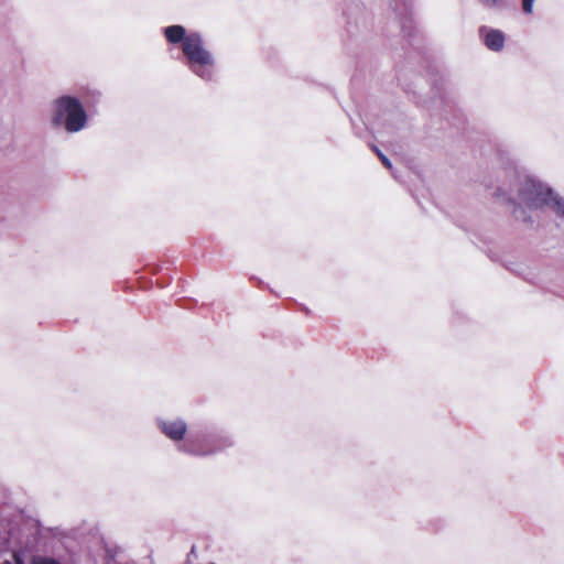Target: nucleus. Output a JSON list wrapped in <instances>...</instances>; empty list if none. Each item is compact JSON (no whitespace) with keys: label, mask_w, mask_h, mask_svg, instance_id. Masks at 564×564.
<instances>
[{"label":"nucleus","mask_w":564,"mask_h":564,"mask_svg":"<svg viewBox=\"0 0 564 564\" xmlns=\"http://www.w3.org/2000/svg\"><path fill=\"white\" fill-rule=\"evenodd\" d=\"M534 0H522V9L525 13H531Z\"/></svg>","instance_id":"obj_11"},{"label":"nucleus","mask_w":564,"mask_h":564,"mask_svg":"<svg viewBox=\"0 0 564 564\" xmlns=\"http://www.w3.org/2000/svg\"><path fill=\"white\" fill-rule=\"evenodd\" d=\"M13 557H14V563L15 564H24L23 558H22V556L20 554L14 553Z\"/></svg>","instance_id":"obj_12"},{"label":"nucleus","mask_w":564,"mask_h":564,"mask_svg":"<svg viewBox=\"0 0 564 564\" xmlns=\"http://www.w3.org/2000/svg\"><path fill=\"white\" fill-rule=\"evenodd\" d=\"M88 115L82 101L72 95H62L53 100L51 123L67 133H77L87 127Z\"/></svg>","instance_id":"obj_2"},{"label":"nucleus","mask_w":564,"mask_h":564,"mask_svg":"<svg viewBox=\"0 0 564 564\" xmlns=\"http://www.w3.org/2000/svg\"><path fill=\"white\" fill-rule=\"evenodd\" d=\"M480 35L484 39L485 45L490 51L499 52L503 48L505 34L501 31L482 26L480 29Z\"/></svg>","instance_id":"obj_6"},{"label":"nucleus","mask_w":564,"mask_h":564,"mask_svg":"<svg viewBox=\"0 0 564 564\" xmlns=\"http://www.w3.org/2000/svg\"><path fill=\"white\" fill-rule=\"evenodd\" d=\"M234 444L230 434L216 429H205L191 432L187 438L177 445V452L194 457H208L232 447Z\"/></svg>","instance_id":"obj_1"},{"label":"nucleus","mask_w":564,"mask_h":564,"mask_svg":"<svg viewBox=\"0 0 564 564\" xmlns=\"http://www.w3.org/2000/svg\"><path fill=\"white\" fill-rule=\"evenodd\" d=\"M479 3L488 9H500L506 6L505 0H478Z\"/></svg>","instance_id":"obj_9"},{"label":"nucleus","mask_w":564,"mask_h":564,"mask_svg":"<svg viewBox=\"0 0 564 564\" xmlns=\"http://www.w3.org/2000/svg\"><path fill=\"white\" fill-rule=\"evenodd\" d=\"M378 158L380 159L381 163L389 170L392 169V163L391 161L379 150V149H375Z\"/></svg>","instance_id":"obj_10"},{"label":"nucleus","mask_w":564,"mask_h":564,"mask_svg":"<svg viewBox=\"0 0 564 564\" xmlns=\"http://www.w3.org/2000/svg\"><path fill=\"white\" fill-rule=\"evenodd\" d=\"M514 192L518 193L519 203L529 208H540L549 204L550 198H552L551 188L528 175H518L514 186L503 195L507 196L508 200L513 202Z\"/></svg>","instance_id":"obj_4"},{"label":"nucleus","mask_w":564,"mask_h":564,"mask_svg":"<svg viewBox=\"0 0 564 564\" xmlns=\"http://www.w3.org/2000/svg\"><path fill=\"white\" fill-rule=\"evenodd\" d=\"M547 205L552 206V208L555 210V213L564 216V199L554 195L553 192H552V198H550Z\"/></svg>","instance_id":"obj_8"},{"label":"nucleus","mask_w":564,"mask_h":564,"mask_svg":"<svg viewBox=\"0 0 564 564\" xmlns=\"http://www.w3.org/2000/svg\"><path fill=\"white\" fill-rule=\"evenodd\" d=\"M182 51L187 61L186 65L196 76L205 82L214 79L216 66L215 57L205 47L199 33H189Z\"/></svg>","instance_id":"obj_3"},{"label":"nucleus","mask_w":564,"mask_h":564,"mask_svg":"<svg viewBox=\"0 0 564 564\" xmlns=\"http://www.w3.org/2000/svg\"><path fill=\"white\" fill-rule=\"evenodd\" d=\"M0 564H12V563L10 561H4V562H2Z\"/></svg>","instance_id":"obj_13"},{"label":"nucleus","mask_w":564,"mask_h":564,"mask_svg":"<svg viewBox=\"0 0 564 564\" xmlns=\"http://www.w3.org/2000/svg\"><path fill=\"white\" fill-rule=\"evenodd\" d=\"M164 35L166 40L172 44H182V48L184 47V42L188 34H186V30L184 26L175 24L170 25L164 29Z\"/></svg>","instance_id":"obj_7"},{"label":"nucleus","mask_w":564,"mask_h":564,"mask_svg":"<svg viewBox=\"0 0 564 564\" xmlns=\"http://www.w3.org/2000/svg\"><path fill=\"white\" fill-rule=\"evenodd\" d=\"M156 425L160 432L166 436L170 441L178 444L183 443L187 438L188 426L187 423L181 419H162L159 417L156 420Z\"/></svg>","instance_id":"obj_5"}]
</instances>
